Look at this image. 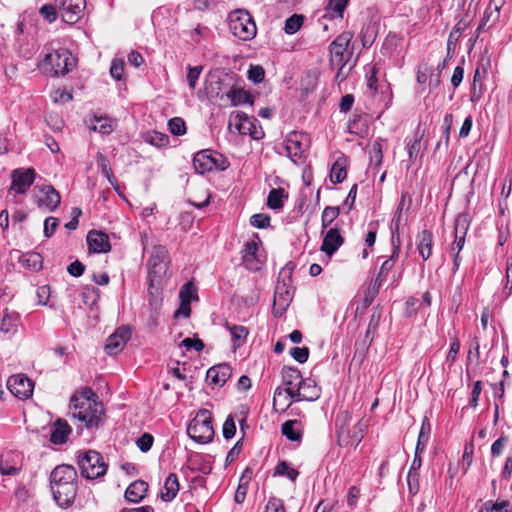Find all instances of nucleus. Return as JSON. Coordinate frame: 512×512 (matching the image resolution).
I'll list each match as a JSON object with an SVG mask.
<instances>
[{
    "instance_id": "obj_16",
    "label": "nucleus",
    "mask_w": 512,
    "mask_h": 512,
    "mask_svg": "<svg viewBox=\"0 0 512 512\" xmlns=\"http://www.w3.org/2000/svg\"><path fill=\"white\" fill-rule=\"evenodd\" d=\"M35 178V171L29 169H16L12 173V185L10 192L25 193L26 190L33 184Z\"/></svg>"
},
{
    "instance_id": "obj_15",
    "label": "nucleus",
    "mask_w": 512,
    "mask_h": 512,
    "mask_svg": "<svg viewBox=\"0 0 512 512\" xmlns=\"http://www.w3.org/2000/svg\"><path fill=\"white\" fill-rule=\"evenodd\" d=\"M505 0H490V3L484 11L483 17L477 28V36L487 31L490 27L494 26L500 18V10L503 7Z\"/></svg>"
},
{
    "instance_id": "obj_33",
    "label": "nucleus",
    "mask_w": 512,
    "mask_h": 512,
    "mask_svg": "<svg viewBox=\"0 0 512 512\" xmlns=\"http://www.w3.org/2000/svg\"><path fill=\"white\" fill-rule=\"evenodd\" d=\"M70 432L71 429L65 421L57 420L51 433L50 441L54 444H63Z\"/></svg>"
},
{
    "instance_id": "obj_50",
    "label": "nucleus",
    "mask_w": 512,
    "mask_h": 512,
    "mask_svg": "<svg viewBox=\"0 0 512 512\" xmlns=\"http://www.w3.org/2000/svg\"><path fill=\"white\" fill-rule=\"evenodd\" d=\"M222 432H223V437L225 439H230L235 435L236 425H235V421H234V418L232 415H229L226 418V420L223 424Z\"/></svg>"
},
{
    "instance_id": "obj_52",
    "label": "nucleus",
    "mask_w": 512,
    "mask_h": 512,
    "mask_svg": "<svg viewBox=\"0 0 512 512\" xmlns=\"http://www.w3.org/2000/svg\"><path fill=\"white\" fill-rule=\"evenodd\" d=\"M124 61L122 59H114L110 67V75L115 80H121L124 73Z\"/></svg>"
},
{
    "instance_id": "obj_30",
    "label": "nucleus",
    "mask_w": 512,
    "mask_h": 512,
    "mask_svg": "<svg viewBox=\"0 0 512 512\" xmlns=\"http://www.w3.org/2000/svg\"><path fill=\"white\" fill-rule=\"evenodd\" d=\"M411 205V197L407 192L402 193L399 205L395 211L394 217L391 221V231H392V242L394 243L395 234L399 233L400 222H401V214L402 210L406 207L407 209Z\"/></svg>"
},
{
    "instance_id": "obj_57",
    "label": "nucleus",
    "mask_w": 512,
    "mask_h": 512,
    "mask_svg": "<svg viewBox=\"0 0 512 512\" xmlns=\"http://www.w3.org/2000/svg\"><path fill=\"white\" fill-rule=\"evenodd\" d=\"M248 490V481L243 482V478L240 479L239 485L234 495V500L236 503L241 504L244 502L246 498Z\"/></svg>"
},
{
    "instance_id": "obj_41",
    "label": "nucleus",
    "mask_w": 512,
    "mask_h": 512,
    "mask_svg": "<svg viewBox=\"0 0 512 512\" xmlns=\"http://www.w3.org/2000/svg\"><path fill=\"white\" fill-rule=\"evenodd\" d=\"M145 141L156 147H164L169 143V137L167 134L153 131L146 135Z\"/></svg>"
},
{
    "instance_id": "obj_23",
    "label": "nucleus",
    "mask_w": 512,
    "mask_h": 512,
    "mask_svg": "<svg viewBox=\"0 0 512 512\" xmlns=\"http://www.w3.org/2000/svg\"><path fill=\"white\" fill-rule=\"evenodd\" d=\"M231 376V368L227 364H220L211 367L207 371V380L216 386H223Z\"/></svg>"
},
{
    "instance_id": "obj_43",
    "label": "nucleus",
    "mask_w": 512,
    "mask_h": 512,
    "mask_svg": "<svg viewBox=\"0 0 512 512\" xmlns=\"http://www.w3.org/2000/svg\"><path fill=\"white\" fill-rule=\"evenodd\" d=\"M369 155L371 163H373L375 166H380L382 164L383 148L381 139H377L372 143Z\"/></svg>"
},
{
    "instance_id": "obj_48",
    "label": "nucleus",
    "mask_w": 512,
    "mask_h": 512,
    "mask_svg": "<svg viewBox=\"0 0 512 512\" xmlns=\"http://www.w3.org/2000/svg\"><path fill=\"white\" fill-rule=\"evenodd\" d=\"M57 5L53 4H44L40 9V15L46 19L48 22L52 23L57 19L58 11Z\"/></svg>"
},
{
    "instance_id": "obj_17",
    "label": "nucleus",
    "mask_w": 512,
    "mask_h": 512,
    "mask_svg": "<svg viewBox=\"0 0 512 512\" xmlns=\"http://www.w3.org/2000/svg\"><path fill=\"white\" fill-rule=\"evenodd\" d=\"M292 301V293L285 283H278L275 288L273 313L275 316L280 317L289 307Z\"/></svg>"
},
{
    "instance_id": "obj_31",
    "label": "nucleus",
    "mask_w": 512,
    "mask_h": 512,
    "mask_svg": "<svg viewBox=\"0 0 512 512\" xmlns=\"http://www.w3.org/2000/svg\"><path fill=\"white\" fill-rule=\"evenodd\" d=\"M178 491V477L175 473H170L164 482L163 490L161 491V499L165 502H170L176 497Z\"/></svg>"
},
{
    "instance_id": "obj_45",
    "label": "nucleus",
    "mask_w": 512,
    "mask_h": 512,
    "mask_svg": "<svg viewBox=\"0 0 512 512\" xmlns=\"http://www.w3.org/2000/svg\"><path fill=\"white\" fill-rule=\"evenodd\" d=\"M508 501H501L493 503L491 501H487L482 505L479 512H510Z\"/></svg>"
},
{
    "instance_id": "obj_38",
    "label": "nucleus",
    "mask_w": 512,
    "mask_h": 512,
    "mask_svg": "<svg viewBox=\"0 0 512 512\" xmlns=\"http://www.w3.org/2000/svg\"><path fill=\"white\" fill-rule=\"evenodd\" d=\"M304 22V16L293 14L285 21L284 31L286 34L292 35L300 30Z\"/></svg>"
},
{
    "instance_id": "obj_32",
    "label": "nucleus",
    "mask_w": 512,
    "mask_h": 512,
    "mask_svg": "<svg viewBox=\"0 0 512 512\" xmlns=\"http://www.w3.org/2000/svg\"><path fill=\"white\" fill-rule=\"evenodd\" d=\"M305 136L297 132L289 134L285 141V147L290 157L301 156L304 149L302 147V140Z\"/></svg>"
},
{
    "instance_id": "obj_10",
    "label": "nucleus",
    "mask_w": 512,
    "mask_h": 512,
    "mask_svg": "<svg viewBox=\"0 0 512 512\" xmlns=\"http://www.w3.org/2000/svg\"><path fill=\"white\" fill-rule=\"evenodd\" d=\"M193 166L197 173L204 174L215 169L223 171L228 168L229 163L221 154L206 149L194 155Z\"/></svg>"
},
{
    "instance_id": "obj_8",
    "label": "nucleus",
    "mask_w": 512,
    "mask_h": 512,
    "mask_svg": "<svg viewBox=\"0 0 512 512\" xmlns=\"http://www.w3.org/2000/svg\"><path fill=\"white\" fill-rule=\"evenodd\" d=\"M228 25L231 33L240 40L248 41L256 36V24L245 10L231 12L228 16Z\"/></svg>"
},
{
    "instance_id": "obj_18",
    "label": "nucleus",
    "mask_w": 512,
    "mask_h": 512,
    "mask_svg": "<svg viewBox=\"0 0 512 512\" xmlns=\"http://www.w3.org/2000/svg\"><path fill=\"white\" fill-rule=\"evenodd\" d=\"M131 331L128 327L118 328L106 341L105 349L108 354L113 355L120 352L130 339Z\"/></svg>"
},
{
    "instance_id": "obj_14",
    "label": "nucleus",
    "mask_w": 512,
    "mask_h": 512,
    "mask_svg": "<svg viewBox=\"0 0 512 512\" xmlns=\"http://www.w3.org/2000/svg\"><path fill=\"white\" fill-rule=\"evenodd\" d=\"M35 200L39 207L49 211L55 210L60 204V195L53 186L36 187Z\"/></svg>"
},
{
    "instance_id": "obj_54",
    "label": "nucleus",
    "mask_w": 512,
    "mask_h": 512,
    "mask_svg": "<svg viewBox=\"0 0 512 512\" xmlns=\"http://www.w3.org/2000/svg\"><path fill=\"white\" fill-rule=\"evenodd\" d=\"M290 355L299 363H305L309 357V349L307 347H293Z\"/></svg>"
},
{
    "instance_id": "obj_42",
    "label": "nucleus",
    "mask_w": 512,
    "mask_h": 512,
    "mask_svg": "<svg viewBox=\"0 0 512 512\" xmlns=\"http://www.w3.org/2000/svg\"><path fill=\"white\" fill-rule=\"evenodd\" d=\"M340 210L338 207L327 206L321 216L322 228L326 229L332 222L339 216Z\"/></svg>"
},
{
    "instance_id": "obj_60",
    "label": "nucleus",
    "mask_w": 512,
    "mask_h": 512,
    "mask_svg": "<svg viewBox=\"0 0 512 512\" xmlns=\"http://www.w3.org/2000/svg\"><path fill=\"white\" fill-rule=\"evenodd\" d=\"M237 117L239 118V121H240V124H239V131L241 133H247L249 132L251 135H253V132L251 131V126H253L252 122L249 120L248 116L244 113L240 114L238 113L237 114Z\"/></svg>"
},
{
    "instance_id": "obj_25",
    "label": "nucleus",
    "mask_w": 512,
    "mask_h": 512,
    "mask_svg": "<svg viewBox=\"0 0 512 512\" xmlns=\"http://www.w3.org/2000/svg\"><path fill=\"white\" fill-rule=\"evenodd\" d=\"M225 103H229L231 106H238L246 103L253 104V96L236 85H230Z\"/></svg>"
},
{
    "instance_id": "obj_2",
    "label": "nucleus",
    "mask_w": 512,
    "mask_h": 512,
    "mask_svg": "<svg viewBox=\"0 0 512 512\" xmlns=\"http://www.w3.org/2000/svg\"><path fill=\"white\" fill-rule=\"evenodd\" d=\"M77 472L70 465H60L50 475L51 490L54 500L62 508L70 507L77 492Z\"/></svg>"
},
{
    "instance_id": "obj_37",
    "label": "nucleus",
    "mask_w": 512,
    "mask_h": 512,
    "mask_svg": "<svg viewBox=\"0 0 512 512\" xmlns=\"http://www.w3.org/2000/svg\"><path fill=\"white\" fill-rule=\"evenodd\" d=\"M228 328L233 341V346L235 348L241 346L248 336V329L242 325L228 326Z\"/></svg>"
},
{
    "instance_id": "obj_1",
    "label": "nucleus",
    "mask_w": 512,
    "mask_h": 512,
    "mask_svg": "<svg viewBox=\"0 0 512 512\" xmlns=\"http://www.w3.org/2000/svg\"><path fill=\"white\" fill-rule=\"evenodd\" d=\"M282 379L285 390L283 391L281 388L276 389L273 398L275 407L282 397L287 398V403H283V406H289L292 399L296 401H313L319 397V389L314 381L311 379L303 380L300 371L296 368L284 367Z\"/></svg>"
},
{
    "instance_id": "obj_9",
    "label": "nucleus",
    "mask_w": 512,
    "mask_h": 512,
    "mask_svg": "<svg viewBox=\"0 0 512 512\" xmlns=\"http://www.w3.org/2000/svg\"><path fill=\"white\" fill-rule=\"evenodd\" d=\"M78 458V464L83 477L96 479L106 473L107 464L97 451L89 450L80 454Z\"/></svg>"
},
{
    "instance_id": "obj_5",
    "label": "nucleus",
    "mask_w": 512,
    "mask_h": 512,
    "mask_svg": "<svg viewBox=\"0 0 512 512\" xmlns=\"http://www.w3.org/2000/svg\"><path fill=\"white\" fill-rule=\"evenodd\" d=\"M169 265L170 257L167 248L163 245H155L147 262L150 297L154 294L153 289L157 293L162 281L167 277Z\"/></svg>"
},
{
    "instance_id": "obj_58",
    "label": "nucleus",
    "mask_w": 512,
    "mask_h": 512,
    "mask_svg": "<svg viewBox=\"0 0 512 512\" xmlns=\"http://www.w3.org/2000/svg\"><path fill=\"white\" fill-rule=\"evenodd\" d=\"M419 473L415 471H409L407 475L409 491L412 494H416L419 490Z\"/></svg>"
},
{
    "instance_id": "obj_11",
    "label": "nucleus",
    "mask_w": 512,
    "mask_h": 512,
    "mask_svg": "<svg viewBox=\"0 0 512 512\" xmlns=\"http://www.w3.org/2000/svg\"><path fill=\"white\" fill-rule=\"evenodd\" d=\"M62 20L68 24L76 23L84 13L86 0H56Z\"/></svg>"
},
{
    "instance_id": "obj_26",
    "label": "nucleus",
    "mask_w": 512,
    "mask_h": 512,
    "mask_svg": "<svg viewBox=\"0 0 512 512\" xmlns=\"http://www.w3.org/2000/svg\"><path fill=\"white\" fill-rule=\"evenodd\" d=\"M468 229L467 219L464 216L457 217L455 221V240L451 246L452 252H460L465 244L466 232Z\"/></svg>"
},
{
    "instance_id": "obj_20",
    "label": "nucleus",
    "mask_w": 512,
    "mask_h": 512,
    "mask_svg": "<svg viewBox=\"0 0 512 512\" xmlns=\"http://www.w3.org/2000/svg\"><path fill=\"white\" fill-rule=\"evenodd\" d=\"M343 242L344 239L341 236L339 229L331 228L324 236L321 251L331 257L342 246Z\"/></svg>"
},
{
    "instance_id": "obj_36",
    "label": "nucleus",
    "mask_w": 512,
    "mask_h": 512,
    "mask_svg": "<svg viewBox=\"0 0 512 512\" xmlns=\"http://www.w3.org/2000/svg\"><path fill=\"white\" fill-rule=\"evenodd\" d=\"M347 176V171L345 168V160L337 159L332 165L330 171V180L332 183H341Z\"/></svg>"
},
{
    "instance_id": "obj_55",
    "label": "nucleus",
    "mask_w": 512,
    "mask_h": 512,
    "mask_svg": "<svg viewBox=\"0 0 512 512\" xmlns=\"http://www.w3.org/2000/svg\"><path fill=\"white\" fill-rule=\"evenodd\" d=\"M250 224L256 228H266L270 225V217L266 214H254L250 218Z\"/></svg>"
},
{
    "instance_id": "obj_3",
    "label": "nucleus",
    "mask_w": 512,
    "mask_h": 512,
    "mask_svg": "<svg viewBox=\"0 0 512 512\" xmlns=\"http://www.w3.org/2000/svg\"><path fill=\"white\" fill-rule=\"evenodd\" d=\"M70 410L72 416L85 423L87 427L98 426L102 415V405L90 388H85L72 396Z\"/></svg>"
},
{
    "instance_id": "obj_34",
    "label": "nucleus",
    "mask_w": 512,
    "mask_h": 512,
    "mask_svg": "<svg viewBox=\"0 0 512 512\" xmlns=\"http://www.w3.org/2000/svg\"><path fill=\"white\" fill-rule=\"evenodd\" d=\"M90 129L103 135H107L113 131L114 123L110 118L94 116L90 121Z\"/></svg>"
},
{
    "instance_id": "obj_56",
    "label": "nucleus",
    "mask_w": 512,
    "mask_h": 512,
    "mask_svg": "<svg viewBox=\"0 0 512 512\" xmlns=\"http://www.w3.org/2000/svg\"><path fill=\"white\" fill-rule=\"evenodd\" d=\"M202 72V66L188 68L187 81L191 89H195L199 76Z\"/></svg>"
},
{
    "instance_id": "obj_51",
    "label": "nucleus",
    "mask_w": 512,
    "mask_h": 512,
    "mask_svg": "<svg viewBox=\"0 0 512 512\" xmlns=\"http://www.w3.org/2000/svg\"><path fill=\"white\" fill-rule=\"evenodd\" d=\"M153 441L154 439L151 434L144 433L137 439L136 445L140 449V451L147 452L151 449Z\"/></svg>"
},
{
    "instance_id": "obj_47",
    "label": "nucleus",
    "mask_w": 512,
    "mask_h": 512,
    "mask_svg": "<svg viewBox=\"0 0 512 512\" xmlns=\"http://www.w3.org/2000/svg\"><path fill=\"white\" fill-rule=\"evenodd\" d=\"M169 131L175 136H181L186 133V125L182 118L174 117L168 122Z\"/></svg>"
},
{
    "instance_id": "obj_13",
    "label": "nucleus",
    "mask_w": 512,
    "mask_h": 512,
    "mask_svg": "<svg viewBox=\"0 0 512 512\" xmlns=\"http://www.w3.org/2000/svg\"><path fill=\"white\" fill-rule=\"evenodd\" d=\"M10 392L19 399H28L33 394V382L22 374L12 375L7 381Z\"/></svg>"
},
{
    "instance_id": "obj_24",
    "label": "nucleus",
    "mask_w": 512,
    "mask_h": 512,
    "mask_svg": "<svg viewBox=\"0 0 512 512\" xmlns=\"http://www.w3.org/2000/svg\"><path fill=\"white\" fill-rule=\"evenodd\" d=\"M393 245H394V249H393L392 255L390 256L389 259H387L383 262V264L378 272V275L374 281V284H373L374 293L378 292L382 282L387 278L389 271L392 269V267L395 264L396 259L398 258L399 244L396 245L394 242Z\"/></svg>"
},
{
    "instance_id": "obj_27",
    "label": "nucleus",
    "mask_w": 512,
    "mask_h": 512,
    "mask_svg": "<svg viewBox=\"0 0 512 512\" xmlns=\"http://www.w3.org/2000/svg\"><path fill=\"white\" fill-rule=\"evenodd\" d=\"M147 491L148 484L143 480H136L127 487L125 498L129 502L138 503L145 497Z\"/></svg>"
},
{
    "instance_id": "obj_21",
    "label": "nucleus",
    "mask_w": 512,
    "mask_h": 512,
    "mask_svg": "<svg viewBox=\"0 0 512 512\" xmlns=\"http://www.w3.org/2000/svg\"><path fill=\"white\" fill-rule=\"evenodd\" d=\"M258 243L254 240L248 241L242 251V261L245 267L250 271L260 269V261L257 256Z\"/></svg>"
},
{
    "instance_id": "obj_19",
    "label": "nucleus",
    "mask_w": 512,
    "mask_h": 512,
    "mask_svg": "<svg viewBox=\"0 0 512 512\" xmlns=\"http://www.w3.org/2000/svg\"><path fill=\"white\" fill-rule=\"evenodd\" d=\"M87 244L89 251L93 253H106L111 249L108 235L101 231H90L87 235Z\"/></svg>"
},
{
    "instance_id": "obj_63",
    "label": "nucleus",
    "mask_w": 512,
    "mask_h": 512,
    "mask_svg": "<svg viewBox=\"0 0 512 512\" xmlns=\"http://www.w3.org/2000/svg\"><path fill=\"white\" fill-rule=\"evenodd\" d=\"M58 226V219L55 217H48L44 222V234L46 237H50Z\"/></svg>"
},
{
    "instance_id": "obj_62",
    "label": "nucleus",
    "mask_w": 512,
    "mask_h": 512,
    "mask_svg": "<svg viewBox=\"0 0 512 512\" xmlns=\"http://www.w3.org/2000/svg\"><path fill=\"white\" fill-rule=\"evenodd\" d=\"M429 433H430V423L427 418H424L421 424V428L419 431L418 439L420 440V443H427L429 439Z\"/></svg>"
},
{
    "instance_id": "obj_40",
    "label": "nucleus",
    "mask_w": 512,
    "mask_h": 512,
    "mask_svg": "<svg viewBox=\"0 0 512 512\" xmlns=\"http://www.w3.org/2000/svg\"><path fill=\"white\" fill-rule=\"evenodd\" d=\"M18 314L5 313L0 324V330L3 333H11L15 330L18 322Z\"/></svg>"
},
{
    "instance_id": "obj_59",
    "label": "nucleus",
    "mask_w": 512,
    "mask_h": 512,
    "mask_svg": "<svg viewBox=\"0 0 512 512\" xmlns=\"http://www.w3.org/2000/svg\"><path fill=\"white\" fill-rule=\"evenodd\" d=\"M180 345L188 350L195 349L196 351H201L204 348L202 340L197 338H185Z\"/></svg>"
},
{
    "instance_id": "obj_49",
    "label": "nucleus",
    "mask_w": 512,
    "mask_h": 512,
    "mask_svg": "<svg viewBox=\"0 0 512 512\" xmlns=\"http://www.w3.org/2000/svg\"><path fill=\"white\" fill-rule=\"evenodd\" d=\"M98 165L101 168L102 174L111 182L113 178L112 169L108 159L100 152L97 153Z\"/></svg>"
},
{
    "instance_id": "obj_4",
    "label": "nucleus",
    "mask_w": 512,
    "mask_h": 512,
    "mask_svg": "<svg viewBox=\"0 0 512 512\" xmlns=\"http://www.w3.org/2000/svg\"><path fill=\"white\" fill-rule=\"evenodd\" d=\"M352 416L347 410L339 411L335 418L337 443L341 447L356 448L364 437L366 424L358 419L351 425Z\"/></svg>"
},
{
    "instance_id": "obj_44",
    "label": "nucleus",
    "mask_w": 512,
    "mask_h": 512,
    "mask_svg": "<svg viewBox=\"0 0 512 512\" xmlns=\"http://www.w3.org/2000/svg\"><path fill=\"white\" fill-rule=\"evenodd\" d=\"M274 474L279 476H286L291 481H295L299 475V472L296 469L289 467L285 461H282L277 464Z\"/></svg>"
},
{
    "instance_id": "obj_64",
    "label": "nucleus",
    "mask_w": 512,
    "mask_h": 512,
    "mask_svg": "<svg viewBox=\"0 0 512 512\" xmlns=\"http://www.w3.org/2000/svg\"><path fill=\"white\" fill-rule=\"evenodd\" d=\"M67 270L70 275L80 277L85 271V266L82 262L76 260L68 266Z\"/></svg>"
},
{
    "instance_id": "obj_39",
    "label": "nucleus",
    "mask_w": 512,
    "mask_h": 512,
    "mask_svg": "<svg viewBox=\"0 0 512 512\" xmlns=\"http://www.w3.org/2000/svg\"><path fill=\"white\" fill-rule=\"evenodd\" d=\"M287 196L284 193V190L281 188L278 189H272L269 192L268 198H267V205L271 209H279L283 206V199Z\"/></svg>"
},
{
    "instance_id": "obj_61",
    "label": "nucleus",
    "mask_w": 512,
    "mask_h": 512,
    "mask_svg": "<svg viewBox=\"0 0 512 512\" xmlns=\"http://www.w3.org/2000/svg\"><path fill=\"white\" fill-rule=\"evenodd\" d=\"M265 512H285L284 505L280 499H269Z\"/></svg>"
},
{
    "instance_id": "obj_35",
    "label": "nucleus",
    "mask_w": 512,
    "mask_h": 512,
    "mask_svg": "<svg viewBox=\"0 0 512 512\" xmlns=\"http://www.w3.org/2000/svg\"><path fill=\"white\" fill-rule=\"evenodd\" d=\"M21 265L30 270H39L42 267V257L39 253L30 252L19 258Z\"/></svg>"
},
{
    "instance_id": "obj_53",
    "label": "nucleus",
    "mask_w": 512,
    "mask_h": 512,
    "mask_svg": "<svg viewBox=\"0 0 512 512\" xmlns=\"http://www.w3.org/2000/svg\"><path fill=\"white\" fill-rule=\"evenodd\" d=\"M265 71L262 66H251L248 70V78L254 83H261L264 80Z\"/></svg>"
},
{
    "instance_id": "obj_6",
    "label": "nucleus",
    "mask_w": 512,
    "mask_h": 512,
    "mask_svg": "<svg viewBox=\"0 0 512 512\" xmlns=\"http://www.w3.org/2000/svg\"><path fill=\"white\" fill-rule=\"evenodd\" d=\"M213 417L209 410L201 409L187 426L188 436L197 443L206 444L213 440Z\"/></svg>"
},
{
    "instance_id": "obj_28",
    "label": "nucleus",
    "mask_w": 512,
    "mask_h": 512,
    "mask_svg": "<svg viewBox=\"0 0 512 512\" xmlns=\"http://www.w3.org/2000/svg\"><path fill=\"white\" fill-rule=\"evenodd\" d=\"M433 234L429 230L421 231L417 236V250L424 261L432 254Z\"/></svg>"
},
{
    "instance_id": "obj_7",
    "label": "nucleus",
    "mask_w": 512,
    "mask_h": 512,
    "mask_svg": "<svg viewBox=\"0 0 512 512\" xmlns=\"http://www.w3.org/2000/svg\"><path fill=\"white\" fill-rule=\"evenodd\" d=\"M75 65V58L65 49L55 50L45 55L39 68L51 75L58 76L68 73Z\"/></svg>"
},
{
    "instance_id": "obj_12",
    "label": "nucleus",
    "mask_w": 512,
    "mask_h": 512,
    "mask_svg": "<svg viewBox=\"0 0 512 512\" xmlns=\"http://www.w3.org/2000/svg\"><path fill=\"white\" fill-rule=\"evenodd\" d=\"M353 39V33L345 31L338 35L330 44V55L332 64H343L346 62L347 48Z\"/></svg>"
},
{
    "instance_id": "obj_46",
    "label": "nucleus",
    "mask_w": 512,
    "mask_h": 512,
    "mask_svg": "<svg viewBox=\"0 0 512 512\" xmlns=\"http://www.w3.org/2000/svg\"><path fill=\"white\" fill-rule=\"evenodd\" d=\"M191 290L189 285H185L180 291L181 306L180 309L175 313L176 316L183 314L185 317L190 315V297L186 296V292Z\"/></svg>"
},
{
    "instance_id": "obj_29",
    "label": "nucleus",
    "mask_w": 512,
    "mask_h": 512,
    "mask_svg": "<svg viewBox=\"0 0 512 512\" xmlns=\"http://www.w3.org/2000/svg\"><path fill=\"white\" fill-rule=\"evenodd\" d=\"M281 432L288 440L299 442L303 434L302 424L298 420H288L282 424Z\"/></svg>"
},
{
    "instance_id": "obj_22",
    "label": "nucleus",
    "mask_w": 512,
    "mask_h": 512,
    "mask_svg": "<svg viewBox=\"0 0 512 512\" xmlns=\"http://www.w3.org/2000/svg\"><path fill=\"white\" fill-rule=\"evenodd\" d=\"M230 84L220 78H211L206 86V92L210 98L220 102L226 101Z\"/></svg>"
}]
</instances>
